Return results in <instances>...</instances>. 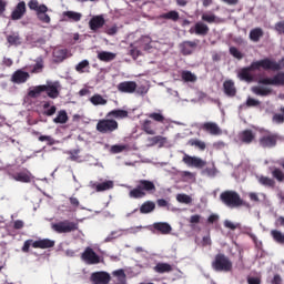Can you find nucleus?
Wrapping results in <instances>:
<instances>
[{"mask_svg":"<svg viewBox=\"0 0 284 284\" xmlns=\"http://www.w3.org/2000/svg\"><path fill=\"white\" fill-rule=\"evenodd\" d=\"M257 83L260 85L252 87V92L256 97H270L272 95V88L265 87V85H274L275 88H281L284 85V71L283 72H277L275 75L272 78L270 77H263L260 78Z\"/></svg>","mask_w":284,"mask_h":284,"instance_id":"f257e3e1","label":"nucleus"},{"mask_svg":"<svg viewBox=\"0 0 284 284\" xmlns=\"http://www.w3.org/2000/svg\"><path fill=\"white\" fill-rule=\"evenodd\" d=\"M156 185L150 180H139L136 187L129 192L130 199H144L148 194H154Z\"/></svg>","mask_w":284,"mask_h":284,"instance_id":"f03ea898","label":"nucleus"},{"mask_svg":"<svg viewBox=\"0 0 284 284\" xmlns=\"http://www.w3.org/2000/svg\"><path fill=\"white\" fill-rule=\"evenodd\" d=\"M220 201H222V203L226 205V207H231V209L241 207L245 205V201L241 199V195L239 194V192L232 191V190L223 191L220 194Z\"/></svg>","mask_w":284,"mask_h":284,"instance_id":"7ed1b4c3","label":"nucleus"},{"mask_svg":"<svg viewBox=\"0 0 284 284\" xmlns=\"http://www.w3.org/2000/svg\"><path fill=\"white\" fill-rule=\"evenodd\" d=\"M256 70H265V60H258L253 61L250 67L242 68L237 77L241 79V81H246V83H252L254 81V75H252V72Z\"/></svg>","mask_w":284,"mask_h":284,"instance_id":"20e7f679","label":"nucleus"},{"mask_svg":"<svg viewBox=\"0 0 284 284\" xmlns=\"http://www.w3.org/2000/svg\"><path fill=\"white\" fill-rule=\"evenodd\" d=\"M211 267L214 272H232V260H230L225 254L219 253L212 261Z\"/></svg>","mask_w":284,"mask_h":284,"instance_id":"39448f33","label":"nucleus"},{"mask_svg":"<svg viewBox=\"0 0 284 284\" xmlns=\"http://www.w3.org/2000/svg\"><path fill=\"white\" fill-rule=\"evenodd\" d=\"M97 132L100 134H112L119 130V122L112 118L101 119L95 125Z\"/></svg>","mask_w":284,"mask_h":284,"instance_id":"423d86ee","label":"nucleus"},{"mask_svg":"<svg viewBox=\"0 0 284 284\" xmlns=\"http://www.w3.org/2000/svg\"><path fill=\"white\" fill-rule=\"evenodd\" d=\"M51 229L53 232H57V234H70V232H77V230H79V224L70 220H64L53 223Z\"/></svg>","mask_w":284,"mask_h":284,"instance_id":"0eeeda50","label":"nucleus"},{"mask_svg":"<svg viewBox=\"0 0 284 284\" xmlns=\"http://www.w3.org/2000/svg\"><path fill=\"white\" fill-rule=\"evenodd\" d=\"M81 261L87 263V265H99L101 256L92 247L88 246L81 254Z\"/></svg>","mask_w":284,"mask_h":284,"instance_id":"6e6552de","label":"nucleus"},{"mask_svg":"<svg viewBox=\"0 0 284 284\" xmlns=\"http://www.w3.org/2000/svg\"><path fill=\"white\" fill-rule=\"evenodd\" d=\"M199 43H201V40L199 39H195L193 41H183L179 45L181 54H183V57H190V54H194L196 48H199Z\"/></svg>","mask_w":284,"mask_h":284,"instance_id":"1a4fd4ad","label":"nucleus"},{"mask_svg":"<svg viewBox=\"0 0 284 284\" xmlns=\"http://www.w3.org/2000/svg\"><path fill=\"white\" fill-rule=\"evenodd\" d=\"M92 284H110L112 276L105 271L93 272L90 276Z\"/></svg>","mask_w":284,"mask_h":284,"instance_id":"9d476101","label":"nucleus"},{"mask_svg":"<svg viewBox=\"0 0 284 284\" xmlns=\"http://www.w3.org/2000/svg\"><path fill=\"white\" fill-rule=\"evenodd\" d=\"M44 92H47V95L49 99H59L60 90H61V83L59 81H47V84H43Z\"/></svg>","mask_w":284,"mask_h":284,"instance_id":"9b49d317","label":"nucleus"},{"mask_svg":"<svg viewBox=\"0 0 284 284\" xmlns=\"http://www.w3.org/2000/svg\"><path fill=\"white\" fill-rule=\"evenodd\" d=\"M277 142L278 135L274 133H265L258 140L261 148H276Z\"/></svg>","mask_w":284,"mask_h":284,"instance_id":"f8f14e48","label":"nucleus"},{"mask_svg":"<svg viewBox=\"0 0 284 284\" xmlns=\"http://www.w3.org/2000/svg\"><path fill=\"white\" fill-rule=\"evenodd\" d=\"M182 161L183 163H185V165H189L190 168L203 169L205 168V165H207V162L205 160L189 154H184Z\"/></svg>","mask_w":284,"mask_h":284,"instance_id":"ddd939ff","label":"nucleus"},{"mask_svg":"<svg viewBox=\"0 0 284 284\" xmlns=\"http://www.w3.org/2000/svg\"><path fill=\"white\" fill-rule=\"evenodd\" d=\"M265 70H272L273 72H278L284 70V57L276 62V60H272L270 58L264 59Z\"/></svg>","mask_w":284,"mask_h":284,"instance_id":"4468645a","label":"nucleus"},{"mask_svg":"<svg viewBox=\"0 0 284 284\" xmlns=\"http://www.w3.org/2000/svg\"><path fill=\"white\" fill-rule=\"evenodd\" d=\"M202 130L213 136H221L223 134V130H221V126L216 122H205L202 124Z\"/></svg>","mask_w":284,"mask_h":284,"instance_id":"2eb2a0df","label":"nucleus"},{"mask_svg":"<svg viewBox=\"0 0 284 284\" xmlns=\"http://www.w3.org/2000/svg\"><path fill=\"white\" fill-rule=\"evenodd\" d=\"M119 92L124 94H134L136 92V82L134 81H124L118 84Z\"/></svg>","mask_w":284,"mask_h":284,"instance_id":"dca6fc26","label":"nucleus"},{"mask_svg":"<svg viewBox=\"0 0 284 284\" xmlns=\"http://www.w3.org/2000/svg\"><path fill=\"white\" fill-rule=\"evenodd\" d=\"M11 176L13 181H18L19 183H30L32 181V173L28 169L17 172Z\"/></svg>","mask_w":284,"mask_h":284,"instance_id":"f3484780","label":"nucleus"},{"mask_svg":"<svg viewBox=\"0 0 284 284\" xmlns=\"http://www.w3.org/2000/svg\"><path fill=\"white\" fill-rule=\"evenodd\" d=\"M105 26V18L103 16H94L89 21V28L93 32H97L98 30H101Z\"/></svg>","mask_w":284,"mask_h":284,"instance_id":"a211bd4d","label":"nucleus"},{"mask_svg":"<svg viewBox=\"0 0 284 284\" xmlns=\"http://www.w3.org/2000/svg\"><path fill=\"white\" fill-rule=\"evenodd\" d=\"M210 32V27L205 24L204 22L200 21L196 22L194 28L190 29L191 34H197L199 37H205Z\"/></svg>","mask_w":284,"mask_h":284,"instance_id":"6ab92c4d","label":"nucleus"},{"mask_svg":"<svg viewBox=\"0 0 284 284\" xmlns=\"http://www.w3.org/2000/svg\"><path fill=\"white\" fill-rule=\"evenodd\" d=\"M55 243L54 240L43 239L34 241L31 245L34 250H50L54 247Z\"/></svg>","mask_w":284,"mask_h":284,"instance_id":"aec40b11","label":"nucleus"},{"mask_svg":"<svg viewBox=\"0 0 284 284\" xmlns=\"http://www.w3.org/2000/svg\"><path fill=\"white\" fill-rule=\"evenodd\" d=\"M26 1H20L11 13L12 21H19V19H23V14H26Z\"/></svg>","mask_w":284,"mask_h":284,"instance_id":"412c9836","label":"nucleus"},{"mask_svg":"<svg viewBox=\"0 0 284 284\" xmlns=\"http://www.w3.org/2000/svg\"><path fill=\"white\" fill-rule=\"evenodd\" d=\"M239 139L241 143L250 145L251 143H253L254 139H256V133H254V131L250 129H246L239 134Z\"/></svg>","mask_w":284,"mask_h":284,"instance_id":"4be33fe9","label":"nucleus"},{"mask_svg":"<svg viewBox=\"0 0 284 284\" xmlns=\"http://www.w3.org/2000/svg\"><path fill=\"white\" fill-rule=\"evenodd\" d=\"M153 232L159 234H170L172 232V226L166 222H155L152 225Z\"/></svg>","mask_w":284,"mask_h":284,"instance_id":"5701e85b","label":"nucleus"},{"mask_svg":"<svg viewBox=\"0 0 284 284\" xmlns=\"http://www.w3.org/2000/svg\"><path fill=\"white\" fill-rule=\"evenodd\" d=\"M28 79H30V73L21 70H17L11 77L12 83H18V84L26 83Z\"/></svg>","mask_w":284,"mask_h":284,"instance_id":"b1692460","label":"nucleus"},{"mask_svg":"<svg viewBox=\"0 0 284 284\" xmlns=\"http://www.w3.org/2000/svg\"><path fill=\"white\" fill-rule=\"evenodd\" d=\"M92 190H95V192H106V190H112L114 187V182L112 180H108L102 183H92L91 182Z\"/></svg>","mask_w":284,"mask_h":284,"instance_id":"393cba45","label":"nucleus"},{"mask_svg":"<svg viewBox=\"0 0 284 284\" xmlns=\"http://www.w3.org/2000/svg\"><path fill=\"white\" fill-rule=\"evenodd\" d=\"M223 90L226 97H230V98L236 97V85L234 84V81L232 80L224 81Z\"/></svg>","mask_w":284,"mask_h":284,"instance_id":"a878e982","label":"nucleus"},{"mask_svg":"<svg viewBox=\"0 0 284 284\" xmlns=\"http://www.w3.org/2000/svg\"><path fill=\"white\" fill-rule=\"evenodd\" d=\"M153 270L156 274H170L174 268L169 263L160 262L153 267Z\"/></svg>","mask_w":284,"mask_h":284,"instance_id":"bb28decb","label":"nucleus"},{"mask_svg":"<svg viewBox=\"0 0 284 284\" xmlns=\"http://www.w3.org/2000/svg\"><path fill=\"white\" fill-rule=\"evenodd\" d=\"M106 119H128V111L115 109L106 113Z\"/></svg>","mask_w":284,"mask_h":284,"instance_id":"cd10ccee","label":"nucleus"},{"mask_svg":"<svg viewBox=\"0 0 284 284\" xmlns=\"http://www.w3.org/2000/svg\"><path fill=\"white\" fill-rule=\"evenodd\" d=\"M28 8L31 10H34V12H48V6L45 4H39V0H30L28 2Z\"/></svg>","mask_w":284,"mask_h":284,"instance_id":"c85d7f7f","label":"nucleus"},{"mask_svg":"<svg viewBox=\"0 0 284 284\" xmlns=\"http://www.w3.org/2000/svg\"><path fill=\"white\" fill-rule=\"evenodd\" d=\"M98 59L104 63H110V61H114L116 59V53L110 51H101L98 53Z\"/></svg>","mask_w":284,"mask_h":284,"instance_id":"c756f323","label":"nucleus"},{"mask_svg":"<svg viewBox=\"0 0 284 284\" xmlns=\"http://www.w3.org/2000/svg\"><path fill=\"white\" fill-rule=\"evenodd\" d=\"M142 130L145 134H156V129L154 128V122H152V120H144L142 122Z\"/></svg>","mask_w":284,"mask_h":284,"instance_id":"7c9ffc66","label":"nucleus"},{"mask_svg":"<svg viewBox=\"0 0 284 284\" xmlns=\"http://www.w3.org/2000/svg\"><path fill=\"white\" fill-rule=\"evenodd\" d=\"M156 210V204L152 201H146L140 206L141 214H150Z\"/></svg>","mask_w":284,"mask_h":284,"instance_id":"2f4dec72","label":"nucleus"},{"mask_svg":"<svg viewBox=\"0 0 284 284\" xmlns=\"http://www.w3.org/2000/svg\"><path fill=\"white\" fill-rule=\"evenodd\" d=\"M264 32L262 28H255L250 31V39L254 43H258L261 41V38L263 37Z\"/></svg>","mask_w":284,"mask_h":284,"instance_id":"473e14b6","label":"nucleus"},{"mask_svg":"<svg viewBox=\"0 0 284 284\" xmlns=\"http://www.w3.org/2000/svg\"><path fill=\"white\" fill-rule=\"evenodd\" d=\"M42 92H45V87H43V84L37 85L33 89L29 90L28 97H30L31 99H39Z\"/></svg>","mask_w":284,"mask_h":284,"instance_id":"72a5a7b5","label":"nucleus"},{"mask_svg":"<svg viewBox=\"0 0 284 284\" xmlns=\"http://www.w3.org/2000/svg\"><path fill=\"white\" fill-rule=\"evenodd\" d=\"M90 103H92V105H106L108 104V100L104 99L103 95L95 93L93 97L90 98Z\"/></svg>","mask_w":284,"mask_h":284,"instance_id":"f704fd0d","label":"nucleus"},{"mask_svg":"<svg viewBox=\"0 0 284 284\" xmlns=\"http://www.w3.org/2000/svg\"><path fill=\"white\" fill-rule=\"evenodd\" d=\"M53 57H54L55 61L61 63V61H65V59H68V50L57 49L53 51Z\"/></svg>","mask_w":284,"mask_h":284,"instance_id":"c9c22d12","label":"nucleus"},{"mask_svg":"<svg viewBox=\"0 0 284 284\" xmlns=\"http://www.w3.org/2000/svg\"><path fill=\"white\" fill-rule=\"evenodd\" d=\"M139 43L142 50H150L152 48V38L149 36H142L139 40Z\"/></svg>","mask_w":284,"mask_h":284,"instance_id":"e433bc0d","label":"nucleus"},{"mask_svg":"<svg viewBox=\"0 0 284 284\" xmlns=\"http://www.w3.org/2000/svg\"><path fill=\"white\" fill-rule=\"evenodd\" d=\"M146 142L149 148H153V145H159V143L163 145V143H165V138H163L162 135H155L153 138H148Z\"/></svg>","mask_w":284,"mask_h":284,"instance_id":"4c0bfd02","label":"nucleus"},{"mask_svg":"<svg viewBox=\"0 0 284 284\" xmlns=\"http://www.w3.org/2000/svg\"><path fill=\"white\" fill-rule=\"evenodd\" d=\"M271 236L275 243H278V245H284V234L283 232L278 230H272L271 231Z\"/></svg>","mask_w":284,"mask_h":284,"instance_id":"58836bf2","label":"nucleus"},{"mask_svg":"<svg viewBox=\"0 0 284 284\" xmlns=\"http://www.w3.org/2000/svg\"><path fill=\"white\" fill-rule=\"evenodd\" d=\"M187 145H191V148H197L202 152L205 150V148H207L205 142H203V141H201L199 139H191V140H189L187 141Z\"/></svg>","mask_w":284,"mask_h":284,"instance_id":"ea45409f","label":"nucleus"},{"mask_svg":"<svg viewBox=\"0 0 284 284\" xmlns=\"http://www.w3.org/2000/svg\"><path fill=\"white\" fill-rule=\"evenodd\" d=\"M112 276H115L118 278L119 284H126V275L125 271L123 268L116 270L112 272Z\"/></svg>","mask_w":284,"mask_h":284,"instance_id":"a19ab883","label":"nucleus"},{"mask_svg":"<svg viewBox=\"0 0 284 284\" xmlns=\"http://www.w3.org/2000/svg\"><path fill=\"white\" fill-rule=\"evenodd\" d=\"M55 123H68V112L65 110H61L58 112V115L53 119Z\"/></svg>","mask_w":284,"mask_h":284,"instance_id":"79ce46f5","label":"nucleus"},{"mask_svg":"<svg viewBox=\"0 0 284 284\" xmlns=\"http://www.w3.org/2000/svg\"><path fill=\"white\" fill-rule=\"evenodd\" d=\"M182 81L186 83H194L196 81V77L191 71H182L181 73Z\"/></svg>","mask_w":284,"mask_h":284,"instance_id":"37998d69","label":"nucleus"},{"mask_svg":"<svg viewBox=\"0 0 284 284\" xmlns=\"http://www.w3.org/2000/svg\"><path fill=\"white\" fill-rule=\"evenodd\" d=\"M258 183H261V185H265V187H274V185H276L274 179L263 175L258 179Z\"/></svg>","mask_w":284,"mask_h":284,"instance_id":"c03bdc74","label":"nucleus"},{"mask_svg":"<svg viewBox=\"0 0 284 284\" xmlns=\"http://www.w3.org/2000/svg\"><path fill=\"white\" fill-rule=\"evenodd\" d=\"M161 19H166L169 21H179L180 16H179L178 11L172 10L166 13H163L161 16Z\"/></svg>","mask_w":284,"mask_h":284,"instance_id":"a18cd8bd","label":"nucleus"},{"mask_svg":"<svg viewBox=\"0 0 284 284\" xmlns=\"http://www.w3.org/2000/svg\"><path fill=\"white\" fill-rule=\"evenodd\" d=\"M43 59L41 58H38L36 60V64L33 65L32 70H31V73L32 74H39V72H43Z\"/></svg>","mask_w":284,"mask_h":284,"instance_id":"49530a36","label":"nucleus"},{"mask_svg":"<svg viewBox=\"0 0 284 284\" xmlns=\"http://www.w3.org/2000/svg\"><path fill=\"white\" fill-rule=\"evenodd\" d=\"M63 17L70 19L71 21H81V13L74 11H64Z\"/></svg>","mask_w":284,"mask_h":284,"instance_id":"de8ad7c7","label":"nucleus"},{"mask_svg":"<svg viewBox=\"0 0 284 284\" xmlns=\"http://www.w3.org/2000/svg\"><path fill=\"white\" fill-rule=\"evenodd\" d=\"M280 112L282 113H275L273 115V123H277L278 125H281V123H284V106L280 109Z\"/></svg>","mask_w":284,"mask_h":284,"instance_id":"09e8293b","label":"nucleus"},{"mask_svg":"<svg viewBox=\"0 0 284 284\" xmlns=\"http://www.w3.org/2000/svg\"><path fill=\"white\" fill-rule=\"evenodd\" d=\"M272 176L273 179H276V181H278L280 183L284 182V172L281 169H274L272 171Z\"/></svg>","mask_w":284,"mask_h":284,"instance_id":"8fccbe9b","label":"nucleus"},{"mask_svg":"<svg viewBox=\"0 0 284 284\" xmlns=\"http://www.w3.org/2000/svg\"><path fill=\"white\" fill-rule=\"evenodd\" d=\"M149 119H152V121H155L156 123H165V116H163L161 113H150Z\"/></svg>","mask_w":284,"mask_h":284,"instance_id":"3c124183","label":"nucleus"},{"mask_svg":"<svg viewBox=\"0 0 284 284\" xmlns=\"http://www.w3.org/2000/svg\"><path fill=\"white\" fill-rule=\"evenodd\" d=\"M176 201L179 203H184L185 205H190V203H192V197L187 194H178Z\"/></svg>","mask_w":284,"mask_h":284,"instance_id":"603ef678","label":"nucleus"},{"mask_svg":"<svg viewBox=\"0 0 284 284\" xmlns=\"http://www.w3.org/2000/svg\"><path fill=\"white\" fill-rule=\"evenodd\" d=\"M7 41L10 43V45H19V43H21V38L19 34L13 33L7 37Z\"/></svg>","mask_w":284,"mask_h":284,"instance_id":"864d4df0","label":"nucleus"},{"mask_svg":"<svg viewBox=\"0 0 284 284\" xmlns=\"http://www.w3.org/2000/svg\"><path fill=\"white\" fill-rule=\"evenodd\" d=\"M125 150H128V145L125 144H114L111 146L112 154H121Z\"/></svg>","mask_w":284,"mask_h":284,"instance_id":"5fc2aeb1","label":"nucleus"},{"mask_svg":"<svg viewBox=\"0 0 284 284\" xmlns=\"http://www.w3.org/2000/svg\"><path fill=\"white\" fill-rule=\"evenodd\" d=\"M229 51L230 54L234 57V59H237L239 61L243 59V53L239 49H236V47H231Z\"/></svg>","mask_w":284,"mask_h":284,"instance_id":"6e6d98bb","label":"nucleus"},{"mask_svg":"<svg viewBox=\"0 0 284 284\" xmlns=\"http://www.w3.org/2000/svg\"><path fill=\"white\" fill-rule=\"evenodd\" d=\"M37 18L39 19V21H41V23H50V21H52L47 12H39L38 11Z\"/></svg>","mask_w":284,"mask_h":284,"instance_id":"4d7b16f0","label":"nucleus"},{"mask_svg":"<svg viewBox=\"0 0 284 284\" xmlns=\"http://www.w3.org/2000/svg\"><path fill=\"white\" fill-rule=\"evenodd\" d=\"M85 68H90V61L82 60L80 63L77 64L75 70L77 72L82 73Z\"/></svg>","mask_w":284,"mask_h":284,"instance_id":"13d9d810","label":"nucleus"},{"mask_svg":"<svg viewBox=\"0 0 284 284\" xmlns=\"http://www.w3.org/2000/svg\"><path fill=\"white\" fill-rule=\"evenodd\" d=\"M68 154L69 156V161H79V154H81V150L75 149L72 151H69Z\"/></svg>","mask_w":284,"mask_h":284,"instance_id":"bf43d9fd","label":"nucleus"},{"mask_svg":"<svg viewBox=\"0 0 284 284\" xmlns=\"http://www.w3.org/2000/svg\"><path fill=\"white\" fill-rule=\"evenodd\" d=\"M39 141L43 142L47 141L48 145H54V138L50 136V135H40L38 138Z\"/></svg>","mask_w":284,"mask_h":284,"instance_id":"052dcab7","label":"nucleus"},{"mask_svg":"<svg viewBox=\"0 0 284 284\" xmlns=\"http://www.w3.org/2000/svg\"><path fill=\"white\" fill-rule=\"evenodd\" d=\"M202 21H205L206 23H214V21H216V16L204 13L202 14Z\"/></svg>","mask_w":284,"mask_h":284,"instance_id":"680f3d73","label":"nucleus"},{"mask_svg":"<svg viewBox=\"0 0 284 284\" xmlns=\"http://www.w3.org/2000/svg\"><path fill=\"white\" fill-rule=\"evenodd\" d=\"M258 105H261V102L258 100L253 99V98H247V100H246L247 108H256Z\"/></svg>","mask_w":284,"mask_h":284,"instance_id":"e2e57ef3","label":"nucleus"},{"mask_svg":"<svg viewBox=\"0 0 284 284\" xmlns=\"http://www.w3.org/2000/svg\"><path fill=\"white\" fill-rule=\"evenodd\" d=\"M70 205H72V207L74 210H78V207L81 205V202H79V199H77L75 196H71L69 199Z\"/></svg>","mask_w":284,"mask_h":284,"instance_id":"0e129e2a","label":"nucleus"},{"mask_svg":"<svg viewBox=\"0 0 284 284\" xmlns=\"http://www.w3.org/2000/svg\"><path fill=\"white\" fill-rule=\"evenodd\" d=\"M135 92H136V94H141L143 97L144 94H148V87H145V85H140L139 87L136 84Z\"/></svg>","mask_w":284,"mask_h":284,"instance_id":"69168bd1","label":"nucleus"},{"mask_svg":"<svg viewBox=\"0 0 284 284\" xmlns=\"http://www.w3.org/2000/svg\"><path fill=\"white\" fill-rule=\"evenodd\" d=\"M275 30L278 32V34H284V21L275 23Z\"/></svg>","mask_w":284,"mask_h":284,"instance_id":"338daca9","label":"nucleus"},{"mask_svg":"<svg viewBox=\"0 0 284 284\" xmlns=\"http://www.w3.org/2000/svg\"><path fill=\"white\" fill-rule=\"evenodd\" d=\"M247 283L248 284H261L260 277H247Z\"/></svg>","mask_w":284,"mask_h":284,"instance_id":"774afa93","label":"nucleus"}]
</instances>
